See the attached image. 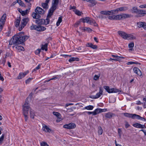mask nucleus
<instances>
[{
  "label": "nucleus",
  "instance_id": "nucleus-46",
  "mask_svg": "<svg viewBox=\"0 0 146 146\" xmlns=\"http://www.w3.org/2000/svg\"><path fill=\"white\" fill-rule=\"evenodd\" d=\"M109 19L110 20H115V15L109 16L108 17Z\"/></svg>",
  "mask_w": 146,
  "mask_h": 146
},
{
  "label": "nucleus",
  "instance_id": "nucleus-62",
  "mask_svg": "<svg viewBox=\"0 0 146 146\" xmlns=\"http://www.w3.org/2000/svg\"><path fill=\"white\" fill-rule=\"evenodd\" d=\"M86 113H87L89 115L92 114L94 115V112H90V111H87L86 112Z\"/></svg>",
  "mask_w": 146,
  "mask_h": 146
},
{
  "label": "nucleus",
  "instance_id": "nucleus-7",
  "mask_svg": "<svg viewBox=\"0 0 146 146\" xmlns=\"http://www.w3.org/2000/svg\"><path fill=\"white\" fill-rule=\"evenodd\" d=\"M104 88L106 91L109 93H120L121 92V90L115 88H110L109 86H104Z\"/></svg>",
  "mask_w": 146,
  "mask_h": 146
},
{
  "label": "nucleus",
  "instance_id": "nucleus-18",
  "mask_svg": "<svg viewBox=\"0 0 146 146\" xmlns=\"http://www.w3.org/2000/svg\"><path fill=\"white\" fill-rule=\"evenodd\" d=\"M127 38L126 39L128 40H133L136 39V37L135 36H134L133 35L131 34H128L127 36Z\"/></svg>",
  "mask_w": 146,
  "mask_h": 146
},
{
  "label": "nucleus",
  "instance_id": "nucleus-8",
  "mask_svg": "<svg viewBox=\"0 0 146 146\" xmlns=\"http://www.w3.org/2000/svg\"><path fill=\"white\" fill-rule=\"evenodd\" d=\"M30 28L31 30H36L39 31H44L46 29V28L43 26L40 25L37 26L34 25L31 26Z\"/></svg>",
  "mask_w": 146,
  "mask_h": 146
},
{
  "label": "nucleus",
  "instance_id": "nucleus-55",
  "mask_svg": "<svg viewBox=\"0 0 146 146\" xmlns=\"http://www.w3.org/2000/svg\"><path fill=\"white\" fill-rule=\"evenodd\" d=\"M40 50L38 49V50H36L35 51V53L36 54H39V53H40Z\"/></svg>",
  "mask_w": 146,
  "mask_h": 146
},
{
  "label": "nucleus",
  "instance_id": "nucleus-27",
  "mask_svg": "<svg viewBox=\"0 0 146 146\" xmlns=\"http://www.w3.org/2000/svg\"><path fill=\"white\" fill-rule=\"evenodd\" d=\"M21 21V18L19 17V19H17L15 22V25L16 27H18Z\"/></svg>",
  "mask_w": 146,
  "mask_h": 146
},
{
  "label": "nucleus",
  "instance_id": "nucleus-36",
  "mask_svg": "<svg viewBox=\"0 0 146 146\" xmlns=\"http://www.w3.org/2000/svg\"><path fill=\"white\" fill-rule=\"evenodd\" d=\"M94 115H95L100 112V109L97 108L94 111Z\"/></svg>",
  "mask_w": 146,
  "mask_h": 146
},
{
  "label": "nucleus",
  "instance_id": "nucleus-14",
  "mask_svg": "<svg viewBox=\"0 0 146 146\" xmlns=\"http://www.w3.org/2000/svg\"><path fill=\"white\" fill-rule=\"evenodd\" d=\"M134 72L139 76H141L142 73L140 70L137 67H134L133 69Z\"/></svg>",
  "mask_w": 146,
  "mask_h": 146
},
{
  "label": "nucleus",
  "instance_id": "nucleus-26",
  "mask_svg": "<svg viewBox=\"0 0 146 146\" xmlns=\"http://www.w3.org/2000/svg\"><path fill=\"white\" fill-rule=\"evenodd\" d=\"M139 9H138L136 7H133L131 10L132 13L138 14Z\"/></svg>",
  "mask_w": 146,
  "mask_h": 146
},
{
  "label": "nucleus",
  "instance_id": "nucleus-52",
  "mask_svg": "<svg viewBox=\"0 0 146 146\" xmlns=\"http://www.w3.org/2000/svg\"><path fill=\"white\" fill-rule=\"evenodd\" d=\"M118 133L120 137L121 136V129L119 128L118 129Z\"/></svg>",
  "mask_w": 146,
  "mask_h": 146
},
{
  "label": "nucleus",
  "instance_id": "nucleus-10",
  "mask_svg": "<svg viewBox=\"0 0 146 146\" xmlns=\"http://www.w3.org/2000/svg\"><path fill=\"white\" fill-rule=\"evenodd\" d=\"M76 127L75 124L73 123H70L68 124H66L63 125V127L68 129H73Z\"/></svg>",
  "mask_w": 146,
  "mask_h": 146
},
{
  "label": "nucleus",
  "instance_id": "nucleus-1",
  "mask_svg": "<svg viewBox=\"0 0 146 146\" xmlns=\"http://www.w3.org/2000/svg\"><path fill=\"white\" fill-rule=\"evenodd\" d=\"M29 38L28 36H24V33L20 32L17 35H15L11 39L9 47H10L12 44L18 45L23 43Z\"/></svg>",
  "mask_w": 146,
  "mask_h": 146
},
{
  "label": "nucleus",
  "instance_id": "nucleus-33",
  "mask_svg": "<svg viewBox=\"0 0 146 146\" xmlns=\"http://www.w3.org/2000/svg\"><path fill=\"white\" fill-rule=\"evenodd\" d=\"M94 108V107L93 106L89 105L86 106L83 108V109H86L88 110H92Z\"/></svg>",
  "mask_w": 146,
  "mask_h": 146
},
{
  "label": "nucleus",
  "instance_id": "nucleus-16",
  "mask_svg": "<svg viewBox=\"0 0 146 146\" xmlns=\"http://www.w3.org/2000/svg\"><path fill=\"white\" fill-rule=\"evenodd\" d=\"M100 96V87L99 88V92L96 94V95H91L90 97L91 98L96 99L99 98Z\"/></svg>",
  "mask_w": 146,
  "mask_h": 146
},
{
  "label": "nucleus",
  "instance_id": "nucleus-11",
  "mask_svg": "<svg viewBox=\"0 0 146 146\" xmlns=\"http://www.w3.org/2000/svg\"><path fill=\"white\" fill-rule=\"evenodd\" d=\"M118 33L123 39H126L127 38V36L128 34L125 32L122 31H119L118 32Z\"/></svg>",
  "mask_w": 146,
  "mask_h": 146
},
{
  "label": "nucleus",
  "instance_id": "nucleus-4",
  "mask_svg": "<svg viewBox=\"0 0 146 146\" xmlns=\"http://www.w3.org/2000/svg\"><path fill=\"white\" fill-rule=\"evenodd\" d=\"M35 12L33 13L32 16L34 19L40 18L41 17V15H43L44 13V11L41 8L37 7L35 9Z\"/></svg>",
  "mask_w": 146,
  "mask_h": 146
},
{
  "label": "nucleus",
  "instance_id": "nucleus-43",
  "mask_svg": "<svg viewBox=\"0 0 146 146\" xmlns=\"http://www.w3.org/2000/svg\"><path fill=\"white\" fill-rule=\"evenodd\" d=\"M112 56L113 57L116 58V59H119V60L121 59H123L124 58V57H122V56H118L116 55H112Z\"/></svg>",
  "mask_w": 146,
  "mask_h": 146
},
{
  "label": "nucleus",
  "instance_id": "nucleus-48",
  "mask_svg": "<svg viewBox=\"0 0 146 146\" xmlns=\"http://www.w3.org/2000/svg\"><path fill=\"white\" fill-rule=\"evenodd\" d=\"M129 48H132L134 46V43L133 42H132L129 43L128 45Z\"/></svg>",
  "mask_w": 146,
  "mask_h": 146
},
{
  "label": "nucleus",
  "instance_id": "nucleus-20",
  "mask_svg": "<svg viewBox=\"0 0 146 146\" xmlns=\"http://www.w3.org/2000/svg\"><path fill=\"white\" fill-rule=\"evenodd\" d=\"M43 130L47 132H50L51 131V130L47 126L44 125L43 126Z\"/></svg>",
  "mask_w": 146,
  "mask_h": 146
},
{
  "label": "nucleus",
  "instance_id": "nucleus-22",
  "mask_svg": "<svg viewBox=\"0 0 146 146\" xmlns=\"http://www.w3.org/2000/svg\"><path fill=\"white\" fill-rule=\"evenodd\" d=\"M115 114L111 112H109L106 113L105 115V117L107 118H111L113 116H114Z\"/></svg>",
  "mask_w": 146,
  "mask_h": 146
},
{
  "label": "nucleus",
  "instance_id": "nucleus-53",
  "mask_svg": "<svg viewBox=\"0 0 146 146\" xmlns=\"http://www.w3.org/2000/svg\"><path fill=\"white\" fill-rule=\"evenodd\" d=\"M76 7L75 6H70V9H73V10H76Z\"/></svg>",
  "mask_w": 146,
  "mask_h": 146
},
{
  "label": "nucleus",
  "instance_id": "nucleus-42",
  "mask_svg": "<svg viewBox=\"0 0 146 146\" xmlns=\"http://www.w3.org/2000/svg\"><path fill=\"white\" fill-rule=\"evenodd\" d=\"M109 11H101V14H103L105 15H109Z\"/></svg>",
  "mask_w": 146,
  "mask_h": 146
},
{
  "label": "nucleus",
  "instance_id": "nucleus-30",
  "mask_svg": "<svg viewBox=\"0 0 146 146\" xmlns=\"http://www.w3.org/2000/svg\"><path fill=\"white\" fill-rule=\"evenodd\" d=\"M30 117L31 118L34 119V116L35 115V113L34 112V111L31 109H30Z\"/></svg>",
  "mask_w": 146,
  "mask_h": 146
},
{
  "label": "nucleus",
  "instance_id": "nucleus-28",
  "mask_svg": "<svg viewBox=\"0 0 146 146\" xmlns=\"http://www.w3.org/2000/svg\"><path fill=\"white\" fill-rule=\"evenodd\" d=\"M87 46L89 47H90L94 49L96 48L97 47V46L94 45L91 43H88L87 44Z\"/></svg>",
  "mask_w": 146,
  "mask_h": 146
},
{
  "label": "nucleus",
  "instance_id": "nucleus-5",
  "mask_svg": "<svg viewBox=\"0 0 146 146\" xmlns=\"http://www.w3.org/2000/svg\"><path fill=\"white\" fill-rule=\"evenodd\" d=\"M123 114L125 117H131L133 119H140L141 121H146V120L145 118L135 114H133L127 113H123Z\"/></svg>",
  "mask_w": 146,
  "mask_h": 146
},
{
  "label": "nucleus",
  "instance_id": "nucleus-61",
  "mask_svg": "<svg viewBox=\"0 0 146 146\" xmlns=\"http://www.w3.org/2000/svg\"><path fill=\"white\" fill-rule=\"evenodd\" d=\"M0 80L2 81H3L4 80V79L3 77L1 76V74L0 73Z\"/></svg>",
  "mask_w": 146,
  "mask_h": 146
},
{
  "label": "nucleus",
  "instance_id": "nucleus-51",
  "mask_svg": "<svg viewBox=\"0 0 146 146\" xmlns=\"http://www.w3.org/2000/svg\"><path fill=\"white\" fill-rule=\"evenodd\" d=\"M138 64V63L137 62H128L127 63V65H130V64Z\"/></svg>",
  "mask_w": 146,
  "mask_h": 146
},
{
  "label": "nucleus",
  "instance_id": "nucleus-38",
  "mask_svg": "<svg viewBox=\"0 0 146 146\" xmlns=\"http://www.w3.org/2000/svg\"><path fill=\"white\" fill-rule=\"evenodd\" d=\"M16 1L17 3H19V5L21 6L24 7L25 6L24 3L21 0H17Z\"/></svg>",
  "mask_w": 146,
  "mask_h": 146
},
{
  "label": "nucleus",
  "instance_id": "nucleus-37",
  "mask_svg": "<svg viewBox=\"0 0 146 146\" xmlns=\"http://www.w3.org/2000/svg\"><path fill=\"white\" fill-rule=\"evenodd\" d=\"M47 45L48 44L47 43L45 44L44 45H42V47H41L42 49L43 50H44L46 51H47Z\"/></svg>",
  "mask_w": 146,
  "mask_h": 146
},
{
  "label": "nucleus",
  "instance_id": "nucleus-47",
  "mask_svg": "<svg viewBox=\"0 0 146 146\" xmlns=\"http://www.w3.org/2000/svg\"><path fill=\"white\" fill-rule=\"evenodd\" d=\"M40 146H48L47 143L43 142L40 143Z\"/></svg>",
  "mask_w": 146,
  "mask_h": 146
},
{
  "label": "nucleus",
  "instance_id": "nucleus-40",
  "mask_svg": "<svg viewBox=\"0 0 146 146\" xmlns=\"http://www.w3.org/2000/svg\"><path fill=\"white\" fill-rule=\"evenodd\" d=\"M73 11L78 16H80L81 15V12L79 10L76 9V10H73Z\"/></svg>",
  "mask_w": 146,
  "mask_h": 146
},
{
  "label": "nucleus",
  "instance_id": "nucleus-39",
  "mask_svg": "<svg viewBox=\"0 0 146 146\" xmlns=\"http://www.w3.org/2000/svg\"><path fill=\"white\" fill-rule=\"evenodd\" d=\"M49 2H47L46 0L45 1V3H42V6L44 8H46L48 6V3Z\"/></svg>",
  "mask_w": 146,
  "mask_h": 146
},
{
  "label": "nucleus",
  "instance_id": "nucleus-35",
  "mask_svg": "<svg viewBox=\"0 0 146 146\" xmlns=\"http://www.w3.org/2000/svg\"><path fill=\"white\" fill-rule=\"evenodd\" d=\"M115 20H120L122 19V15H115Z\"/></svg>",
  "mask_w": 146,
  "mask_h": 146
},
{
  "label": "nucleus",
  "instance_id": "nucleus-64",
  "mask_svg": "<svg viewBox=\"0 0 146 146\" xmlns=\"http://www.w3.org/2000/svg\"><path fill=\"white\" fill-rule=\"evenodd\" d=\"M141 104L142 103L140 101H137V103H136V104L137 105H141Z\"/></svg>",
  "mask_w": 146,
  "mask_h": 146
},
{
  "label": "nucleus",
  "instance_id": "nucleus-54",
  "mask_svg": "<svg viewBox=\"0 0 146 146\" xmlns=\"http://www.w3.org/2000/svg\"><path fill=\"white\" fill-rule=\"evenodd\" d=\"M139 7L141 8H146V4L140 5L139 6Z\"/></svg>",
  "mask_w": 146,
  "mask_h": 146
},
{
  "label": "nucleus",
  "instance_id": "nucleus-44",
  "mask_svg": "<svg viewBox=\"0 0 146 146\" xmlns=\"http://www.w3.org/2000/svg\"><path fill=\"white\" fill-rule=\"evenodd\" d=\"M5 134H3L2 136L0 138V145H1L2 143V141H3L4 138Z\"/></svg>",
  "mask_w": 146,
  "mask_h": 146
},
{
  "label": "nucleus",
  "instance_id": "nucleus-9",
  "mask_svg": "<svg viewBox=\"0 0 146 146\" xmlns=\"http://www.w3.org/2000/svg\"><path fill=\"white\" fill-rule=\"evenodd\" d=\"M6 15L4 14L3 15L0 20V32H1L4 25L5 21L6 20Z\"/></svg>",
  "mask_w": 146,
  "mask_h": 146
},
{
  "label": "nucleus",
  "instance_id": "nucleus-45",
  "mask_svg": "<svg viewBox=\"0 0 146 146\" xmlns=\"http://www.w3.org/2000/svg\"><path fill=\"white\" fill-rule=\"evenodd\" d=\"M53 115L56 116L57 117H58V116H60V113L56 112H53Z\"/></svg>",
  "mask_w": 146,
  "mask_h": 146
},
{
  "label": "nucleus",
  "instance_id": "nucleus-41",
  "mask_svg": "<svg viewBox=\"0 0 146 146\" xmlns=\"http://www.w3.org/2000/svg\"><path fill=\"white\" fill-rule=\"evenodd\" d=\"M21 11H22L21 14L22 16L25 15L27 14L29 12L28 9H26L25 11H23L22 10H21Z\"/></svg>",
  "mask_w": 146,
  "mask_h": 146
},
{
  "label": "nucleus",
  "instance_id": "nucleus-12",
  "mask_svg": "<svg viewBox=\"0 0 146 146\" xmlns=\"http://www.w3.org/2000/svg\"><path fill=\"white\" fill-rule=\"evenodd\" d=\"M137 25L139 28L143 27L144 29H146V25L145 22H139L137 23Z\"/></svg>",
  "mask_w": 146,
  "mask_h": 146
},
{
  "label": "nucleus",
  "instance_id": "nucleus-24",
  "mask_svg": "<svg viewBox=\"0 0 146 146\" xmlns=\"http://www.w3.org/2000/svg\"><path fill=\"white\" fill-rule=\"evenodd\" d=\"M132 15L130 14H122V19H125L130 18L132 17Z\"/></svg>",
  "mask_w": 146,
  "mask_h": 146
},
{
  "label": "nucleus",
  "instance_id": "nucleus-50",
  "mask_svg": "<svg viewBox=\"0 0 146 146\" xmlns=\"http://www.w3.org/2000/svg\"><path fill=\"white\" fill-rule=\"evenodd\" d=\"M25 26V25L21 24V25L19 26V31H21L23 29Z\"/></svg>",
  "mask_w": 146,
  "mask_h": 146
},
{
  "label": "nucleus",
  "instance_id": "nucleus-56",
  "mask_svg": "<svg viewBox=\"0 0 146 146\" xmlns=\"http://www.w3.org/2000/svg\"><path fill=\"white\" fill-rule=\"evenodd\" d=\"M6 61V57H5V58H4L2 59V63L4 65Z\"/></svg>",
  "mask_w": 146,
  "mask_h": 146
},
{
  "label": "nucleus",
  "instance_id": "nucleus-57",
  "mask_svg": "<svg viewBox=\"0 0 146 146\" xmlns=\"http://www.w3.org/2000/svg\"><path fill=\"white\" fill-rule=\"evenodd\" d=\"M130 126V125L129 124L128 122H126L125 124V127L127 128Z\"/></svg>",
  "mask_w": 146,
  "mask_h": 146
},
{
  "label": "nucleus",
  "instance_id": "nucleus-19",
  "mask_svg": "<svg viewBox=\"0 0 146 146\" xmlns=\"http://www.w3.org/2000/svg\"><path fill=\"white\" fill-rule=\"evenodd\" d=\"M29 21V19L28 18H24L22 20L21 23L26 26Z\"/></svg>",
  "mask_w": 146,
  "mask_h": 146
},
{
  "label": "nucleus",
  "instance_id": "nucleus-32",
  "mask_svg": "<svg viewBox=\"0 0 146 146\" xmlns=\"http://www.w3.org/2000/svg\"><path fill=\"white\" fill-rule=\"evenodd\" d=\"M79 60V59L78 58H70L69 60L68 61L70 62H72L74 61H78Z\"/></svg>",
  "mask_w": 146,
  "mask_h": 146
},
{
  "label": "nucleus",
  "instance_id": "nucleus-3",
  "mask_svg": "<svg viewBox=\"0 0 146 146\" xmlns=\"http://www.w3.org/2000/svg\"><path fill=\"white\" fill-rule=\"evenodd\" d=\"M23 113L24 116L25 120V121H27L28 118V111L30 108L27 98L26 99L24 104L23 106Z\"/></svg>",
  "mask_w": 146,
  "mask_h": 146
},
{
  "label": "nucleus",
  "instance_id": "nucleus-34",
  "mask_svg": "<svg viewBox=\"0 0 146 146\" xmlns=\"http://www.w3.org/2000/svg\"><path fill=\"white\" fill-rule=\"evenodd\" d=\"M62 17H59L58 18V21L56 23V25L57 26H58L60 23L62 22Z\"/></svg>",
  "mask_w": 146,
  "mask_h": 146
},
{
  "label": "nucleus",
  "instance_id": "nucleus-63",
  "mask_svg": "<svg viewBox=\"0 0 146 146\" xmlns=\"http://www.w3.org/2000/svg\"><path fill=\"white\" fill-rule=\"evenodd\" d=\"M107 110L106 109H101V112L106 111Z\"/></svg>",
  "mask_w": 146,
  "mask_h": 146
},
{
  "label": "nucleus",
  "instance_id": "nucleus-23",
  "mask_svg": "<svg viewBox=\"0 0 146 146\" xmlns=\"http://www.w3.org/2000/svg\"><path fill=\"white\" fill-rule=\"evenodd\" d=\"M109 15H114L118 13L117 9L113 10H111V11H109Z\"/></svg>",
  "mask_w": 146,
  "mask_h": 146
},
{
  "label": "nucleus",
  "instance_id": "nucleus-2",
  "mask_svg": "<svg viewBox=\"0 0 146 146\" xmlns=\"http://www.w3.org/2000/svg\"><path fill=\"white\" fill-rule=\"evenodd\" d=\"M60 1L61 0H52V5L51 8L49 9L48 14L46 20H44L43 25H47L50 22L49 19L53 15L54 11L56 9Z\"/></svg>",
  "mask_w": 146,
  "mask_h": 146
},
{
  "label": "nucleus",
  "instance_id": "nucleus-13",
  "mask_svg": "<svg viewBox=\"0 0 146 146\" xmlns=\"http://www.w3.org/2000/svg\"><path fill=\"white\" fill-rule=\"evenodd\" d=\"M29 73L28 71H27L24 72H21L19 74L18 76V79H21L22 78L24 77Z\"/></svg>",
  "mask_w": 146,
  "mask_h": 146
},
{
  "label": "nucleus",
  "instance_id": "nucleus-25",
  "mask_svg": "<svg viewBox=\"0 0 146 146\" xmlns=\"http://www.w3.org/2000/svg\"><path fill=\"white\" fill-rule=\"evenodd\" d=\"M87 2L91 3V4H89L88 5L89 6H93L95 5L96 3L95 0H88Z\"/></svg>",
  "mask_w": 146,
  "mask_h": 146
},
{
  "label": "nucleus",
  "instance_id": "nucleus-29",
  "mask_svg": "<svg viewBox=\"0 0 146 146\" xmlns=\"http://www.w3.org/2000/svg\"><path fill=\"white\" fill-rule=\"evenodd\" d=\"M138 14L142 15L143 16H144L146 14V11L139 9Z\"/></svg>",
  "mask_w": 146,
  "mask_h": 146
},
{
  "label": "nucleus",
  "instance_id": "nucleus-58",
  "mask_svg": "<svg viewBox=\"0 0 146 146\" xmlns=\"http://www.w3.org/2000/svg\"><path fill=\"white\" fill-rule=\"evenodd\" d=\"M40 68V64L38 65L34 69V71H35L36 70H38Z\"/></svg>",
  "mask_w": 146,
  "mask_h": 146
},
{
  "label": "nucleus",
  "instance_id": "nucleus-59",
  "mask_svg": "<svg viewBox=\"0 0 146 146\" xmlns=\"http://www.w3.org/2000/svg\"><path fill=\"white\" fill-rule=\"evenodd\" d=\"M99 76L95 75L94 76V79L95 80H96L99 78Z\"/></svg>",
  "mask_w": 146,
  "mask_h": 146
},
{
  "label": "nucleus",
  "instance_id": "nucleus-31",
  "mask_svg": "<svg viewBox=\"0 0 146 146\" xmlns=\"http://www.w3.org/2000/svg\"><path fill=\"white\" fill-rule=\"evenodd\" d=\"M15 48L19 52H20L22 50H24V47L21 46H17L15 47Z\"/></svg>",
  "mask_w": 146,
  "mask_h": 146
},
{
  "label": "nucleus",
  "instance_id": "nucleus-15",
  "mask_svg": "<svg viewBox=\"0 0 146 146\" xmlns=\"http://www.w3.org/2000/svg\"><path fill=\"white\" fill-rule=\"evenodd\" d=\"M133 126L135 127L143 129L146 128L145 125H141L140 123H134L133 125Z\"/></svg>",
  "mask_w": 146,
  "mask_h": 146
},
{
  "label": "nucleus",
  "instance_id": "nucleus-17",
  "mask_svg": "<svg viewBox=\"0 0 146 146\" xmlns=\"http://www.w3.org/2000/svg\"><path fill=\"white\" fill-rule=\"evenodd\" d=\"M35 20V22L36 23L39 25H43L44 22V19H39V18Z\"/></svg>",
  "mask_w": 146,
  "mask_h": 146
},
{
  "label": "nucleus",
  "instance_id": "nucleus-60",
  "mask_svg": "<svg viewBox=\"0 0 146 146\" xmlns=\"http://www.w3.org/2000/svg\"><path fill=\"white\" fill-rule=\"evenodd\" d=\"M58 119L56 120L57 122H59L60 121L62 120V118L60 117V116H58V117H57Z\"/></svg>",
  "mask_w": 146,
  "mask_h": 146
},
{
  "label": "nucleus",
  "instance_id": "nucleus-21",
  "mask_svg": "<svg viewBox=\"0 0 146 146\" xmlns=\"http://www.w3.org/2000/svg\"><path fill=\"white\" fill-rule=\"evenodd\" d=\"M118 12L119 11H124L127 10L128 9L127 7H123L117 9Z\"/></svg>",
  "mask_w": 146,
  "mask_h": 146
},
{
  "label": "nucleus",
  "instance_id": "nucleus-6",
  "mask_svg": "<svg viewBox=\"0 0 146 146\" xmlns=\"http://www.w3.org/2000/svg\"><path fill=\"white\" fill-rule=\"evenodd\" d=\"M81 20L83 23H87L90 25H93L95 26L97 25L95 21L91 18L88 17H84L82 18Z\"/></svg>",
  "mask_w": 146,
  "mask_h": 146
},
{
  "label": "nucleus",
  "instance_id": "nucleus-49",
  "mask_svg": "<svg viewBox=\"0 0 146 146\" xmlns=\"http://www.w3.org/2000/svg\"><path fill=\"white\" fill-rule=\"evenodd\" d=\"M33 79L32 78H29L27 79L25 81V83L26 84H29L30 82Z\"/></svg>",
  "mask_w": 146,
  "mask_h": 146
}]
</instances>
